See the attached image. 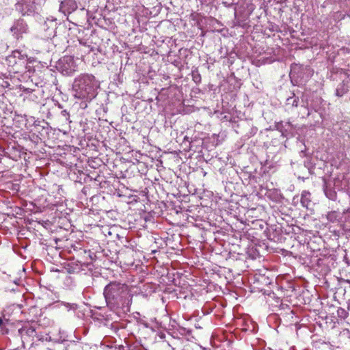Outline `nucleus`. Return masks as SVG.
<instances>
[{"instance_id": "1", "label": "nucleus", "mask_w": 350, "mask_h": 350, "mask_svg": "<svg viewBox=\"0 0 350 350\" xmlns=\"http://www.w3.org/2000/svg\"><path fill=\"white\" fill-rule=\"evenodd\" d=\"M103 295L107 306L112 311L120 309L129 311L133 295L128 286L113 282L108 284L104 288Z\"/></svg>"}, {"instance_id": "2", "label": "nucleus", "mask_w": 350, "mask_h": 350, "mask_svg": "<svg viewBox=\"0 0 350 350\" xmlns=\"http://www.w3.org/2000/svg\"><path fill=\"white\" fill-rule=\"evenodd\" d=\"M99 83L94 76L85 74L77 77L72 85L74 96L79 99L92 100L96 95Z\"/></svg>"}, {"instance_id": "3", "label": "nucleus", "mask_w": 350, "mask_h": 350, "mask_svg": "<svg viewBox=\"0 0 350 350\" xmlns=\"http://www.w3.org/2000/svg\"><path fill=\"white\" fill-rule=\"evenodd\" d=\"M289 75L291 79L306 81L312 75V73L310 67L294 64L291 65Z\"/></svg>"}, {"instance_id": "4", "label": "nucleus", "mask_w": 350, "mask_h": 350, "mask_svg": "<svg viewBox=\"0 0 350 350\" xmlns=\"http://www.w3.org/2000/svg\"><path fill=\"white\" fill-rule=\"evenodd\" d=\"M15 9L23 16L31 15L36 10L35 0H21L15 4Z\"/></svg>"}, {"instance_id": "5", "label": "nucleus", "mask_w": 350, "mask_h": 350, "mask_svg": "<svg viewBox=\"0 0 350 350\" xmlns=\"http://www.w3.org/2000/svg\"><path fill=\"white\" fill-rule=\"evenodd\" d=\"M59 68L65 75H71L75 71L77 66L74 58L71 56H65L59 60Z\"/></svg>"}, {"instance_id": "6", "label": "nucleus", "mask_w": 350, "mask_h": 350, "mask_svg": "<svg viewBox=\"0 0 350 350\" xmlns=\"http://www.w3.org/2000/svg\"><path fill=\"white\" fill-rule=\"evenodd\" d=\"M15 38H22L23 34L27 33L28 26L23 19L16 21L10 29Z\"/></svg>"}, {"instance_id": "7", "label": "nucleus", "mask_w": 350, "mask_h": 350, "mask_svg": "<svg viewBox=\"0 0 350 350\" xmlns=\"http://www.w3.org/2000/svg\"><path fill=\"white\" fill-rule=\"evenodd\" d=\"M18 334L21 338L33 337L36 335V329L29 325H26L18 329Z\"/></svg>"}, {"instance_id": "8", "label": "nucleus", "mask_w": 350, "mask_h": 350, "mask_svg": "<svg viewBox=\"0 0 350 350\" xmlns=\"http://www.w3.org/2000/svg\"><path fill=\"white\" fill-rule=\"evenodd\" d=\"M301 203L304 207L310 208L312 204L311 193L308 191H303L301 195Z\"/></svg>"}, {"instance_id": "9", "label": "nucleus", "mask_w": 350, "mask_h": 350, "mask_svg": "<svg viewBox=\"0 0 350 350\" xmlns=\"http://www.w3.org/2000/svg\"><path fill=\"white\" fill-rule=\"evenodd\" d=\"M349 90V86L347 83L342 81L340 83L336 90V95L338 97H341L345 94H347Z\"/></svg>"}, {"instance_id": "10", "label": "nucleus", "mask_w": 350, "mask_h": 350, "mask_svg": "<svg viewBox=\"0 0 350 350\" xmlns=\"http://www.w3.org/2000/svg\"><path fill=\"white\" fill-rule=\"evenodd\" d=\"M60 116L62 118V121L64 124H69L72 122L70 118V113L66 109H64L61 111Z\"/></svg>"}, {"instance_id": "11", "label": "nucleus", "mask_w": 350, "mask_h": 350, "mask_svg": "<svg viewBox=\"0 0 350 350\" xmlns=\"http://www.w3.org/2000/svg\"><path fill=\"white\" fill-rule=\"evenodd\" d=\"M338 216V214L336 211H330L327 213L326 215L327 219L331 222H335L336 221H337Z\"/></svg>"}, {"instance_id": "12", "label": "nucleus", "mask_w": 350, "mask_h": 350, "mask_svg": "<svg viewBox=\"0 0 350 350\" xmlns=\"http://www.w3.org/2000/svg\"><path fill=\"white\" fill-rule=\"evenodd\" d=\"M348 312L342 308H338L337 310V316L341 319H346L348 317Z\"/></svg>"}, {"instance_id": "13", "label": "nucleus", "mask_w": 350, "mask_h": 350, "mask_svg": "<svg viewBox=\"0 0 350 350\" xmlns=\"http://www.w3.org/2000/svg\"><path fill=\"white\" fill-rule=\"evenodd\" d=\"M286 101L287 105H291L292 107H297L298 105V98L295 96L289 97Z\"/></svg>"}, {"instance_id": "14", "label": "nucleus", "mask_w": 350, "mask_h": 350, "mask_svg": "<svg viewBox=\"0 0 350 350\" xmlns=\"http://www.w3.org/2000/svg\"><path fill=\"white\" fill-rule=\"evenodd\" d=\"M73 3H74L72 0H65L64 1H62L61 4H60V8H64L66 5L73 4Z\"/></svg>"}, {"instance_id": "15", "label": "nucleus", "mask_w": 350, "mask_h": 350, "mask_svg": "<svg viewBox=\"0 0 350 350\" xmlns=\"http://www.w3.org/2000/svg\"><path fill=\"white\" fill-rule=\"evenodd\" d=\"M283 127H284V126H283L282 122L277 123L276 128H277L278 130H279L280 132L282 133V135H284Z\"/></svg>"}, {"instance_id": "16", "label": "nucleus", "mask_w": 350, "mask_h": 350, "mask_svg": "<svg viewBox=\"0 0 350 350\" xmlns=\"http://www.w3.org/2000/svg\"><path fill=\"white\" fill-rule=\"evenodd\" d=\"M193 78L196 83H198V82L200 81V80H201V77L199 74H197V75L193 74Z\"/></svg>"}, {"instance_id": "17", "label": "nucleus", "mask_w": 350, "mask_h": 350, "mask_svg": "<svg viewBox=\"0 0 350 350\" xmlns=\"http://www.w3.org/2000/svg\"><path fill=\"white\" fill-rule=\"evenodd\" d=\"M326 195L331 200H334V198L336 197V193L334 192V193H330L329 195H328V193H326Z\"/></svg>"}, {"instance_id": "18", "label": "nucleus", "mask_w": 350, "mask_h": 350, "mask_svg": "<svg viewBox=\"0 0 350 350\" xmlns=\"http://www.w3.org/2000/svg\"><path fill=\"white\" fill-rule=\"evenodd\" d=\"M347 308L349 310H350V299L347 302Z\"/></svg>"}, {"instance_id": "19", "label": "nucleus", "mask_w": 350, "mask_h": 350, "mask_svg": "<svg viewBox=\"0 0 350 350\" xmlns=\"http://www.w3.org/2000/svg\"><path fill=\"white\" fill-rule=\"evenodd\" d=\"M286 125H288V126H292V125L290 122H286Z\"/></svg>"}, {"instance_id": "20", "label": "nucleus", "mask_w": 350, "mask_h": 350, "mask_svg": "<svg viewBox=\"0 0 350 350\" xmlns=\"http://www.w3.org/2000/svg\"><path fill=\"white\" fill-rule=\"evenodd\" d=\"M3 324V320L2 319L0 318V325H1Z\"/></svg>"}, {"instance_id": "21", "label": "nucleus", "mask_w": 350, "mask_h": 350, "mask_svg": "<svg viewBox=\"0 0 350 350\" xmlns=\"http://www.w3.org/2000/svg\"><path fill=\"white\" fill-rule=\"evenodd\" d=\"M58 107H59V108H60V109H62V105L59 103V104H58Z\"/></svg>"}, {"instance_id": "22", "label": "nucleus", "mask_w": 350, "mask_h": 350, "mask_svg": "<svg viewBox=\"0 0 350 350\" xmlns=\"http://www.w3.org/2000/svg\"><path fill=\"white\" fill-rule=\"evenodd\" d=\"M347 282L350 284V280H347Z\"/></svg>"}]
</instances>
